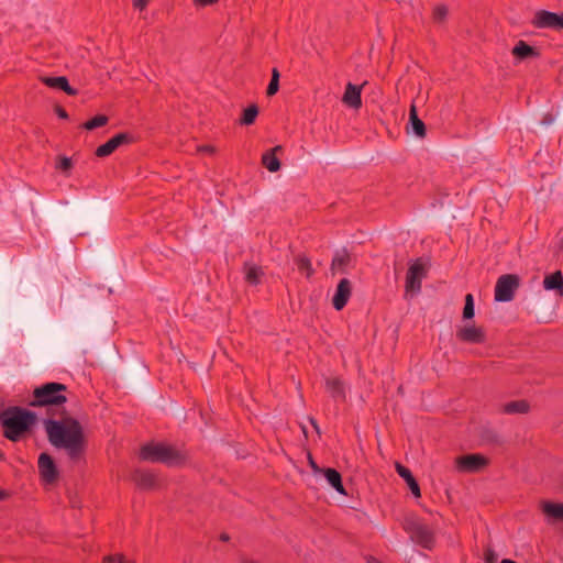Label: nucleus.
Instances as JSON below:
<instances>
[{
	"mask_svg": "<svg viewBox=\"0 0 563 563\" xmlns=\"http://www.w3.org/2000/svg\"><path fill=\"white\" fill-rule=\"evenodd\" d=\"M196 151L201 155H212L216 152V148L211 144H205L198 146Z\"/></svg>",
	"mask_w": 563,
	"mask_h": 563,
	"instance_id": "nucleus-37",
	"label": "nucleus"
},
{
	"mask_svg": "<svg viewBox=\"0 0 563 563\" xmlns=\"http://www.w3.org/2000/svg\"><path fill=\"white\" fill-rule=\"evenodd\" d=\"M38 473L45 484H53L58 478V470L48 453H41L37 460Z\"/></svg>",
	"mask_w": 563,
	"mask_h": 563,
	"instance_id": "nucleus-10",
	"label": "nucleus"
},
{
	"mask_svg": "<svg viewBox=\"0 0 563 563\" xmlns=\"http://www.w3.org/2000/svg\"><path fill=\"white\" fill-rule=\"evenodd\" d=\"M244 274L245 279L247 283L252 285H257L261 280V276L263 275V271L261 267L253 265V264H245L244 265Z\"/></svg>",
	"mask_w": 563,
	"mask_h": 563,
	"instance_id": "nucleus-24",
	"label": "nucleus"
},
{
	"mask_svg": "<svg viewBox=\"0 0 563 563\" xmlns=\"http://www.w3.org/2000/svg\"><path fill=\"white\" fill-rule=\"evenodd\" d=\"M448 14V10L444 5H438L433 11V16L437 21H442L445 19Z\"/></svg>",
	"mask_w": 563,
	"mask_h": 563,
	"instance_id": "nucleus-36",
	"label": "nucleus"
},
{
	"mask_svg": "<svg viewBox=\"0 0 563 563\" xmlns=\"http://www.w3.org/2000/svg\"><path fill=\"white\" fill-rule=\"evenodd\" d=\"M140 456L144 461L164 463L168 466H179L187 461L185 452L165 443H151L142 446Z\"/></svg>",
	"mask_w": 563,
	"mask_h": 563,
	"instance_id": "nucleus-3",
	"label": "nucleus"
},
{
	"mask_svg": "<svg viewBox=\"0 0 563 563\" xmlns=\"http://www.w3.org/2000/svg\"><path fill=\"white\" fill-rule=\"evenodd\" d=\"M427 271L420 260H417L406 274V292L417 294L421 290V280L426 277Z\"/></svg>",
	"mask_w": 563,
	"mask_h": 563,
	"instance_id": "nucleus-8",
	"label": "nucleus"
},
{
	"mask_svg": "<svg viewBox=\"0 0 563 563\" xmlns=\"http://www.w3.org/2000/svg\"><path fill=\"white\" fill-rule=\"evenodd\" d=\"M9 496L10 495L7 490L0 488V501L8 499Z\"/></svg>",
	"mask_w": 563,
	"mask_h": 563,
	"instance_id": "nucleus-43",
	"label": "nucleus"
},
{
	"mask_svg": "<svg viewBox=\"0 0 563 563\" xmlns=\"http://www.w3.org/2000/svg\"><path fill=\"white\" fill-rule=\"evenodd\" d=\"M56 112H57L59 118H62V119H66L67 118V113H66V111L64 109L57 108Z\"/></svg>",
	"mask_w": 563,
	"mask_h": 563,
	"instance_id": "nucleus-44",
	"label": "nucleus"
},
{
	"mask_svg": "<svg viewBox=\"0 0 563 563\" xmlns=\"http://www.w3.org/2000/svg\"><path fill=\"white\" fill-rule=\"evenodd\" d=\"M221 540H223V541H228V540H229V537H228L227 534H222V536H221Z\"/></svg>",
	"mask_w": 563,
	"mask_h": 563,
	"instance_id": "nucleus-46",
	"label": "nucleus"
},
{
	"mask_svg": "<svg viewBox=\"0 0 563 563\" xmlns=\"http://www.w3.org/2000/svg\"><path fill=\"white\" fill-rule=\"evenodd\" d=\"M74 167L73 157H67L64 155H59L56 157L55 168L60 172L66 177L70 176L71 169Z\"/></svg>",
	"mask_w": 563,
	"mask_h": 563,
	"instance_id": "nucleus-25",
	"label": "nucleus"
},
{
	"mask_svg": "<svg viewBox=\"0 0 563 563\" xmlns=\"http://www.w3.org/2000/svg\"><path fill=\"white\" fill-rule=\"evenodd\" d=\"M200 5H207L217 2L218 0H195Z\"/></svg>",
	"mask_w": 563,
	"mask_h": 563,
	"instance_id": "nucleus-41",
	"label": "nucleus"
},
{
	"mask_svg": "<svg viewBox=\"0 0 563 563\" xmlns=\"http://www.w3.org/2000/svg\"><path fill=\"white\" fill-rule=\"evenodd\" d=\"M148 0H133L135 8L143 10L147 5Z\"/></svg>",
	"mask_w": 563,
	"mask_h": 563,
	"instance_id": "nucleus-40",
	"label": "nucleus"
},
{
	"mask_svg": "<svg viewBox=\"0 0 563 563\" xmlns=\"http://www.w3.org/2000/svg\"><path fill=\"white\" fill-rule=\"evenodd\" d=\"M133 139H134L133 135L125 133V132H120V133L113 135L109 141L120 142V141H132Z\"/></svg>",
	"mask_w": 563,
	"mask_h": 563,
	"instance_id": "nucleus-39",
	"label": "nucleus"
},
{
	"mask_svg": "<svg viewBox=\"0 0 563 563\" xmlns=\"http://www.w3.org/2000/svg\"><path fill=\"white\" fill-rule=\"evenodd\" d=\"M108 122V118L106 115H97L93 119L87 121L84 124L86 130H93L96 128L103 126Z\"/></svg>",
	"mask_w": 563,
	"mask_h": 563,
	"instance_id": "nucleus-33",
	"label": "nucleus"
},
{
	"mask_svg": "<svg viewBox=\"0 0 563 563\" xmlns=\"http://www.w3.org/2000/svg\"><path fill=\"white\" fill-rule=\"evenodd\" d=\"M362 86H355L351 82L346 85L342 101L350 108L358 109L362 106L361 92Z\"/></svg>",
	"mask_w": 563,
	"mask_h": 563,
	"instance_id": "nucleus-15",
	"label": "nucleus"
},
{
	"mask_svg": "<svg viewBox=\"0 0 563 563\" xmlns=\"http://www.w3.org/2000/svg\"><path fill=\"white\" fill-rule=\"evenodd\" d=\"M481 438L486 443L500 444L499 435L495 431H493V430H489V429L484 430L482 435H481Z\"/></svg>",
	"mask_w": 563,
	"mask_h": 563,
	"instance_id": "nucleus-34",
	"label": "nucleus"
},
{
	"mask_svg": "<svg viewBox=\"0 0 563 563\" xmlns=\"http://www.w3.org/2000/svg\"><path fill=\"white\" fill-rule=\"evenodd\" d=\"M475 316L474 297L472 294L465 296L464 308L462 312L463 320H472Z\"/></svg>",
	"mask_w": 563,
	"mask_h": 563,
	"instance_id": "nucleus-29",
	"label": "nucleus"
},
{
	"mask_svg": "<svg viewBox=\"0 0 563 563\" xmlns=\"http://www.w3.org/2000/svg\"><path fill=\"white\" fill-rule=\"evenodd\" d=\"M455 335L460 342L468 344H483L487 340L484 328L474 323L459 328Z\"/></svg>",
	"mask_w": 563,
	"mask_h": 563,
	"instance_id": "nucleus-9",
	"label": "nucleus"
},
{
	"mask_svg": "<svg viewBox=\"0 0 563 563\" xmlns=\"http://www.w3.org/2000/svg\"><path fill=\"white\" fill-rule=\"evenodd\" d=\"M67 390L66 385L60 383H47L44 384L33 391L32 406L41 407L48 405H62L67 401L65 391Z\"/></svg>",
	"mask_w": 563,
	"mask_h": 563,
	"instance_id": "nucleus-4",
	"label": "nucleus"
},
{
	"mask_svg": "<svg viewBox=\"0 0 563 563\" xmlns=\"http://www.w3.org/2000/svg\"><path fill=\"white\" fill-rule=\"evenodd\" d=\"M324 476L328 483L341 495H346L344 486L342 484L341 474L334 468H325Z\"/></svg>",
	"mask_w": 563,
	"mask_h": 563,
	"instance_id": "nucleus-22",
	"label": "nucleus"
},
{
	"mask_svg": "<svg viewBox=\"0 0 563 563\" xmlns=\"http://www.w3.org/2000/svg\"><path fill=\"white\" fill-rule=\"evenodd\" d=\"M501 411L506 415L528 413L530 404L526 399L512 400L503 405Z\"/></svg>",
	"mask_w": 563,
	"mask_h": 563,
	"instance_id": "nucleus-20",
	"label": "nucleus"
},
{
	"mask_svg": "<svg viewBox=\"0 0 563 563\" xmlns=\"http://www.w3.org/2000/svg\"><path fill=\"white\" fill-rule=\"evenodd\" d=\"M104 563H131L122 554L107 555L103 558Z\"/></svg>",
	"mask_w": 563,
	"mask_h": 563,
	"instance_id": "nucleus-35",
	"label": "nucleus"
},
{
	"mask_svg": "<svg viewBox=\"0 0 563 563\" xmlns=\"http://www.w3.org/2000/svg\"><path fill=\"white\" fill-rule=\"evenodd\" d=\"M325 389L336 400L345 399L344 383L339 377H331L325 380Z\"/></svg>",
	"mask_w": 563,
	"mask_h": 563,
	"instance_id": "nucleus-19",
	"label": "nucleus"
},
{
	"mask_svg": "<svg viewBox=\"0 0 563 563\" xmlns=\"http://www.w3.org/2000/svg\"><path fill=\"white\" fill-rule=\"evenodd\" d=\"M543 287L547 290H554L559 296H563V274L561 271L547 275L543 279Z\"/></svg>",
	"mask_w": 563,
	"mask_h": 563,
	"instance_id": "nucleus-17",
	"label": "nucleus"
},
{
	"mask_svg": "<svg viewBox=\"0 0 563 563\" xmlns=\"http://www.w3.org/2000/svg\"><path fill=\"white\" fill-rule=\"evenodd\" d=\"M350 261V256L346 252H339L332 260V268H338L343 271Z\"/></svg>",
	"mask_w": 563,
	"mask_h": 563,
	"instance_id": "nucleus-30",
	"label": "nucleus"
},
{
	"mask_svg": "<svg viewBox=\"0 0 563 563\" xmlns=\"http://www.w3.org/2000/svg\"><path fill=\"white\" fill-rule=\"evenodd\" d=\"M309 462H310L311 467L316 470V468H317V465H316V463H314V461L312 460V457H311V455H310V454H309Z\"/></svg>",
	"mask_w": 563,
	"mask_h": 563,
	"instance_id": "nucleus-45",
	"label": "nucleus"
},
{
	"mask_svg": "<svg viewBox=\"0 0 563 563\" xmlns=\"http://www.w3.org/2000/svg\"><path fill=\"white\" fill-rule=\"evenodd\" d=\"M44 429L48 442L54 448L64 450L71 461L81 457L86 449V439L84 428L77 419H45Z\"/></svg>",
	"mask_w": 563,
	"mask_h": 563,
	"instance_id": "nucleus-1",
	"label": "nucleus"
},
{
	"mask_svg": "<svg viewBox=\"0 0 563 563\" xmlns=\"http://www.w3.org/2000/svg\"><path fill=\"white\" fill-rule=\"evenodd\" d=\"M395 467L400 477L405 479L415 498L421 497V489L418 481L412 475L411 471L399 462H395Z\"/></svg>",
	"mask_w": 563,
	"mask_h": 563,
	"instance_id": "nucleus-14",
	"label": "nucleus"
},
{
	"mask_svg": "<svg viewBox=\"0 0 563 563\" xmlns=\"http://www.w3.org/2000/svg\"><path fill=\"white\" fill-rule=\"evenodd\" d=\"M309 421H310L311 426L313 427V429L317 431V433L320 435V429H319L317 421L313 418H309Z\"/></svg>",
	"mask_w": 563,
	"mask_h": 563,
	"instance_id": "nucleus-42",
	"label": "nucleus"
},
{
	"mask_svg": "<svg viewBox=\"0 0 563 563\" xmlns=\"http://www.w3.org/2000/svg\"><path fill=\"white\" fill-rule=\"evenodd\" d=\"M279 77H280L279 71L276 68H274L272 70V79H271V82H269V85L267 87V91H266L267 96H273L278 91Z\"/></svg>",
	"mask_w": 563,
	"mask_h": 563,
	"instance_id": "nucleus-32",
	"label": "nucleus"
},
{
	"mask_svg": "<svg viewBox=\"0 0 563 563\" xmlns=\"http://www.w3.org/2000/svg\"><path fill=\"white\" fill-rule=\"evenodd\" d=\"M301 429H302V432H303L305 437H307V429H306V427L302 426Z\"/></svg>",
	"mask_w": 563,
	"mask_h": 563,
	"instance_id": "nucleus-47",
	"label": "nucleus"
},
{
	"mask_svg": "<svg viewBox=\"0 0 563 563\" xmlns=\"http://www.w3.org/2000/svg\"><path fill=\"white\" fill-rule=\"evenodd\" d=\"M408 134L422 139L426 136V125L421 119L418 118L416 108L412 106L410 109L409 121L407 124Z\"/></svg>",
	"mask_w": 563,
	"mask_h": 563,
	"instance_id": "nucleus-16",
	"label": "nucleus"
},
{
	"mask_svg": "<svg viewBox=\"0 0 563 563\" xmlns=\"http://www.w3.org/2000/svg\"><path fill=\"white\" fill-rule=\"evenodd\" d=\"M3 435L13 442L20 441L35 424L36 415L21 407H9L0 413Z\"/></svg>",
	"mask_w": 563,
	"mask_h": 563,
	"instance_id": "nucleus-2",
	"label": "nucleus"
},
{
	"mask_svg": "<svg viewBox=\"0 0 563 563\" xmlns=\"http://www.w3.org/2000/svg\"><path fill=\"white\" fill-rule=\"evenodd\" d=\"M520 286V278L515 274L501 275L495 286V300L498 302L511 301Z\"/></svg>",
	"mask_w": 563,
	"mask_h": 563,
	"instance_id": "nucleus-6",
	"label": "nucleus"
},
{
	"mask_svg": "<svg viewBox=\"0 0 563 563\" xmlns=\"http://www.w3.org/2000/svg\"><path fill=\"white\" fill-rule=\"evenodd\" d=\"M484 560H485V563H496L497 555H496L495 551L490 548H487L484 553Z\"/></svg>",
	"mask_w": 563,
	"mask_h": 563,
	"instance_id": "nucleus-38",
	"label": "nucleus"
},
{
	"mask_svg": "<svg viewBox=\"0 0 563 563\" xmlns=\"http://www.w3.org/2000/svg\"><path fill=\"white\" fill-rule=\"evenodd\" d=\"M398 391H399V393H401V391H402V386H399Z\"/></svg>",
	"mask_w": 563,
	"mask_h": 563,
	"instance_id": "nucleus-49",
	"label": "nucleus"
},
{
	"mask_svg": "<svg viewBox=\"0 0 563 563\" xmlns=\"http://www.w3.org/2000/svg\"><path fill=\"white\" fill-rule=\"evenodd\" d=\"M404 529L410 536V539L419 547L426 550H432L434 548V531L418 518H406L404 521Z\"/></svg>",
	"mask_w": 563,
	"mask_h": 563,
	"instance_id": "nucleus-5",
	"label": "nucleus"
},
{
	"mask_svg": "<svg viewBox=\"0 0 563 563\" xmlns=\"http://www.w3.org/2000/svg\"><path fill=\"white\" fill-rule=\"evenodd\" d=\"M296 266H297V269L302 274L305 275L307 278H309L310 276H312L313 274V268L311 266V262L308 257L306 256H298L296 258Z\"/></svg>",
	"mask_w": 563,
	"mask_h": 563,
	"instance_id": "nucleus-28",
	"label": "nucleus"
},
{
	"mask_svg": "<svg viewBox=\"0 0 563 563\" xmlns=\"http://www.w3.org/2000/svg\"><path fill=\"white\" fill-rule=\"evenodd\" d=\"M542 511L555 520H563V503L544 501Z\"/></svg>",
	"mask_w": 563,
	"mask_h": 563,
	"instance_id": "nucleus-23",
	"label": "nucleus"
},
{
	"mask_svg": "<svg viewBox=\"0 0 563 563\" xmlns=\"http://www.w3.org/2000/svg\"><path fill=\"white\" fill-rule=\"evenodd\" d=\"M560 249L563 250V238L560 240Z\"/></svg>",
	"mask_w": 563,
	"mask_h": 563,
	"instance_id": "nucleus-48",
	"label": "nucleus"
},
{
	"mask_svg": "<svg viewBox=\"0 0 563 563\" xmlns=\"http://www.w3.org/2000/svg\"><path fill=\"white\" fill-rule=\"evenodd\" d=\"M352 295V283L347 278H342L338 286L335 294L332 298V305L335 310H342Z\"/></svg>",
	"mask_w": 563,
	"mask_h": 563,
	"instance_id": "nucleus-12",
	"label": "nucleus"
},
{
	"mask_svg": "<svg viewBox=\"0 0 563 563\" xmlns=\"http://www.w3.org/2000/svg\"><path fill=\"white\" fill-rule=\"evenodd\" d=\"M489 465V459L479 453H471L459 456L455 466L459 472L477 473Z\"/></svg>",
	"mask_w": 563,
	"mask_h": 563,
	"instance_id": "nucleus-7",
	"label": "nucleus"
},
{
	"mask_svg": "<svg viewBox=\"0 0 563 563\" xmlns=\"http://www.w3.org/2000/svg\"><path fill=\"white\" fill-rule=\"evenodd\" d=\"M283 155L284 147L282 145H276L275 147L263 153L262 164L268 172L275 173L280 168V158Z\"/></svg>",
	"mask_w": 563,
	"mask_h": 563,
	"instance_id": "nucleus-13",
	"label": "nucleus"
},
{
	"mask_svg": "<svg viewBox=\"0 0 563 563\" xmlns=\"http://www.w3.org/2000/svg\"><path fill=\"white\" fill-rule=\"evenodd\" d=\"M133 478L136 485L143 489H151L156 485V477L150 471H136Z\"/></svg>",
	"mask_w": 563,
	"mask_h": 563,
	"instance_id": "nucleus-21",
	"label": "nucleus"
},
{
	"mask_svg": "<svg viewBox=\"0 0 563 563\" xmlns=\"http://www.w3.org/2000/svg\"><path fill=\"white\" fill-rule=\"evenodd\" d=\"M42 82L55 89H60L69 96H75L77 91L71 88L66 77H41Z\"/></svg>",
	"mask_w": 563,
	"mask_h": 563,
	"instance_id": "nucleus-18",
	"label": "nucleus"
},
{
	"mask_svg": "<svg viewBox=\"0 0 563 563\" xmlns=\"http://www.w3.org/2000/svg\"><path fill=\"white\" fill-rule=\"evenodd\" d=\"M257 114H258L257 106L251 104L243 110L242 117L240 119V123L245 124V125L252 124L255 121Z\"/></svg>",
	"mask_w": 563,
	"mask_h": 563,
	"instance_id": "nucleus-27",
	"label": "nucleus"
},
{
	"mask_svg": "<svg viewBox=\"0 0 563 563\" xmlns=\"http://www.w3.org/2000/svg\"><path fill=\"white\" fill-rule=\"evenodd\" d=\"M121 143H103L102 145H100L95 154L98 156V157H106V156H109L110 154H112L117 147L120 145Z\"/></svg>",
	"mask_w": 563,
	"mask_h": 563,
	"instance_id": "nucleus-31",
	"label": "nucleus"
},
{
	"mask_svg": "<svg viewBox=\"0 0 563 563\" xmlns=\"http://www.w3.org/2000/svg\"><path fill=\"white\" fill-rule=\"evenodd\" d=\"M533 24L542 29H563V14L550 11H539L534 14Z\"/></svg>",
	"mask_w": 563,
	"mask_h": 563,
	"instance_id": "nucleus-11",
	"label": "nucleus"
},
{
	"mask_svg": "<svg viewBox=\"0 0 563 563\" xmlns=\"http://www.w3.org/2000/svg\"><path fill=\"white\" fill-rule=\"evenodd\" d=\"M512 54L519 60L526 59L534 55V49L523 41H519L512 48Z\"/></svg>",
	"mask_w": 563,
	"mask_h": 563,
	"instance_id": "nucleus-26",
	"label": "nucleus"
}]
</instances>
